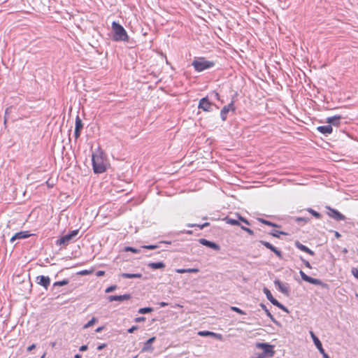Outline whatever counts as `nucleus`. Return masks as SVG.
Masks as SVG:
<instances>
[{"instance_id": "39448f33", "label": "nucleus", "mask_w": 358, "mask_h": 358, "mask_svg": "<svg viewBox=\"0 0 358 358\" xmlns=\"http://www.w3.org/2000/svg\"><path fill=\"white\" fill-rule=\"evenodd\" d=\"M264 293L265 294L268 300L274 306L284 310L285 312H288V310L286 307H285L282 303H280L278 301H277L272 295L270 290L266 287L263 289Z\"/></svg>"}, {"instance_id": "473e14b6", "label": "nucleus", "mask_w": 358, "mask_h": 358, "mask_svg": "<svg viewBox=\"0 0 358 358\" xmlns=\"http://www.w3.org/2000/svg\"><path fill=\"white\" fill-rule=\"evenodd\" d=\"M68 283H69V280L67 279H64L62 281H57V282H54L53 286L54 287L64 286V285H67Z\"/></svg>"}, {"instance_id": "f704fd0d", "label": "nucleus", "mask_w": 358, "mask_h": 358, "mask_svg": "<svg viewBox=\"0 0 358 358\" xmlns=\"http://www.w3.org/2000/svg\"><path fill=\"white\" fill-rule=\"evenodd\" d=\"M280 234L285 235L287 234L285 232H284V231H277V230H275V231H273V232L271 233V236H273L274 237H276V238H280Z\"/></svg>"}, {"instance_id": "2f4dec72", "label": "nucleus", "mask_w": 358, "mask_h": 358, "mask_svg": "<svg viewBox=\"0 0 358 358\" xmlns=\"http://www.w3.org/2000/svg\"><path fill=\"white\" fill-rule=\"evenodd\" d=\"M152 311V308L146 307V308H140L138 312L140 314H146V313H149Z\"/></svg>"}, {"instance_id": "37998d69", "label": "nucleus", "mask_w": 358, "mask_h": 358, "mask_svg": "<svg viewBox=\"0 0 358 358\" xmlns=\"http://www.w3.org/2000/svg\"><path fill=\"white\" fill-rule=\"evenodd\" d=\"M241 228L243 231H245L248 232V233L249 234H250V235H253V234H254L253 231H252V229H250L248 228V227H244V226H241Z\"/></svg>"}, {"instance_id": "f03ea898", "label": "nucleus", "mask_w": 358, "mask_h": 358, "mask_svg": "<svg viewBox=\"0 0 358 358\" xmlns=\"http://www.w3.org/2000/svg\"><path fill=\"white\" fill-rule=\"evenodd\" d=\"M92 162L93 170L95 173H101L106 171V162L101 153L93 154Z\"/></svg>"}, {"instance_id": "a18cd8bd", "label": "nucleus", "mask_w": 358, "mask_h": 358, "mask_svg": "<svg viewBox=\"0 0 358 358\" xmlns=\"http://www.w3.org/2000/svg\"><path fill=\"white\" fill-rule=\"evenodd\" d=\"M301 260L303 262V263L304 264V265L308 268H311V266H310V264L309 263V262H308L307 260L304 259L302 257H300Z\"/></svg>"}, {"instance_id": "69168bd1", "label": "nucleus", "mask_w": 358, "mask_h": 358, "mask_svg": "<svg viewBox=\"0 0 358 358\" xmlns=\"http://www.w3.org/2000/svg\"><path fill=\"white\" fill-rule=\"evenodd\" d=\"M330 358V357H329Z\"/></svg>"}, {"instance_id": "c03bdc74", "label": "nucleus", "mask_w": 358, "mask_h": 358, "mask_svg": "<svg viewBox=\"0 0 358 358\" xmlns=\"http://www.w3.org/2000/svg\"><path fill=\"white\" fill-rule=\"evenodd\" d=\"M210 96L214 99H216V100H220V95L217 92H213L211 94H210Z\"/></svg>"}, {"instance_id": "79ce46f5", "label": "nucleus", "mask_w": 358, "mask_h": 358, "mask_svg": "<svg viewBox=\"0 0 358 358\" xmlns=\"http://www.w3.org/2000/svg\"><path fill=\"white\" fill-rule=\"evenodd\" d=\"M351 273L352 275L358 280V269L357 268H352L351 269Z\"/></svg>"}, {"instance_id": "4be33fe9", "label": "nucleus", "mask_w": 358, "mask_h": 358, "mask_svg": "<svg viewBox=\"0 0 358 358\" xmlns=\"http://www.w3.org/2000/svg\"><path fill=\"white\" fill-rule=\"evenodd\" d=\"M148 266L152 269L164 268L165 267V264L162 262L149 263Z\"/></svg>"}, {"instance_id": "a211bd4d", "label": "nucleus", "mask_w": 358, "mask_h": 358, "mask_svg": "<svg viewBox=\"0 0 358 358\" xmlns=\"http://www.w3.org/2000/svg\"><path fill=\"white\" fill-rule=\"evenodd\" d=\"M317 130L324 135H328L332 133L333 128L331 125L328 124L324 126H319L317 127Z\"/></svg>"}, {"instance_id": "6e6d98bb", "label": "nucleus", "mask_w": 358, "mask_h": 358, "mask_svg": "<svg viewBox=\"0 0 358 358\" xmlns=\"http://www.w3.org/2000/svg\"><path fill=\"white\" fill-rule=\"evenodd\" d=\"M106 346V345L105 343H103V344H101V345H99V346L97 347V350H102V349H103Z\"/></svg>"}, {"instance_id": "f8f14e48", "label": "nucleus", "mask_w": 358, "mask_h": 358, "mask_svg": "<svg viewBox=\"0 0 358 358\" xmlns=\"http://www.w3.org/2000/svg\"><path fill=\"white\" fill-rule=\"evenodd\" d=\"M107 299L110 302L114 301H123L131 299V295L129 294H125L123 295H110L108 296Z\"/></svg>"}, {"instance_id": "5701e85b", "label": "nucleus", "mask_w": 358, "mask_h": 358, "mask_svg": "<svg viewBox=\"0 0 358 358\" xmlns=\"http://www.w3.org/2000/svg\"><path fill=\"white\" fill-rule=\"evenodd\" d=\"M121 276L124 278H141V273H122Z\"/></svg>"}, {"instance_id": "c756f323", "label": "nucleus", "mask_w": 358, "mask_h": 358, "mask_svg": "<svg viewBox=\"0 0 358 358\" xmlns=\"http://www.w3.org/2000/svg\"><path fill=\"white\" fill-rule=\"evenodd\" d=\"M258 220L259 222H261L262 223L266 224V225H268V226H271V227H278V225L275 224V223H273L268 220H264L262 218H259L258 219Z\"/></svg>"}, {"instance_id": "7c9ffc66", "label": "nucleus", "mask_w": 358, "mask_h": 358, "mask_svg": "<svg viewBox=\"0 0 358 358\" xmlns=\"http://www.w3.org/2000/svg\"><path fill=\"white\" fill-rule=\"evenodd\" d=\"M209 225V223L208 222H206L203 224H187V227H199L200 229H203V228L208 227Z\"/></svg>"}, {"instance_id": "f3484780", "label": "nucleus", "mask_w": 358, "mask_h": 358, "mask_svg": "<svg viewBox=\"0 0 358 358\" xmlns=\"http://www.w3.org/2000/svg\"><path fill=\"white\" fill-rule=\"evenodd\" d=\"M295 246L299 249L300 250L303 251V252H305L308 254H309L310 255H312L313 256L315 255V252L311 250L310 249H309L307 246L303 245L302 243H301L299 241H296L295 243H294Z\"/></svg>"}, {"instance_id": "dca6fc26", "label": "nucleus", "mask_w": 358, "mask_h": 358, "mask_svg": "<svg viewBox=\"0 0 358 358\" xmlns=\"http://www.w3.org/2000/svg\"><path fill=\"white\" fill-rule=\"evenodd\" d=\"M341 117L340 115H335L332 117H329L327 118V122L329 124V125L332 126H339L341 123Z\"/></svg>"}, {"instance_id": "603ef678", "label": "nucleus", "mask_w": 358, "mask_h": 358, "mask_svg": "<svg viewBox=\"0 0 358 358\" xmlns=\"http://www.w3.org/2000/svg\"><path fill=\"white\" fill-rule=\"evenodd\" d=\"M136 329H138V326H132L130 329H128V332L131 334Z\"/></svg>"}, {"instance_id": "1a4fd4ad", "label": "nucleus", "mask_w": 358, "mask_h": 358, "mask_svg": "<svg viewBox=\"0 0 358 358\" xmlns=\"http://www.w3.org/2000/svg\"><path fill=\"white\" fill-rule=\"evenodd\" d=\"M234 102L231 101L229 104L224 106L220 111V117L222 120L224 121L227 119V113L229 110H234Z\"/></svg>"}, {"instance_id": "13d9d810", "label": "nucleus", "mask_w": 358, "mask_h": 358, "mask_svg": "<svg viewBox=\"0 0 358 358\" xmlns=\"http://www.w3.org/2000/svg\"><path fill=\"white\" fill-rule=\"evenodd\" d=\"M35 348H36V345L35 344H32L31 345H30V346H29L27 348V351H31L33 349H34Z\"/></svg>"}, {"instance_id": "7ed1b4c3", "label": "nucleus", "mask_w": 358, "mask_h": 358, "mask_svg": "<svg viewBox=\"0 0 358 358\" xmlns=\"http://www.w3.org/2000/svg\"><path fill=\"white\" fill-rule=\"evenodd\" d=\"M192 64L196 71L201 72L213 67L215 63L212 61L206 59L204 57H198L192 62Z\"/></svg>"}, {"instance_id": "412c9836", "label": "nucleus", "mask_w": 358, "mask_h": 358, "mask_svg": "<svg viewBox=\"0 0 358 358\" xmlns=\"http://www.w3.org/2000/svg\"><path fill=\"white\" fill-rule=\"evenodd\" d=\"M310 334L313 341L314 344L315 345L316 348H317V350L322 348V343L320 342L319 338L315 335L313 331H310Z\"/></svg>"}, {"instance_id": "8fccbe9b", "label": "nucleus", "mask_w": 358, "mask_h": 358, "mask_svg": "<svg viewBox=\"0 0 358 358\" xmlns=\"http://www.w3.org/2000/svg\"><path fill=\"white\" fill-rule=\"evenodd\" d=\"M299 273L302 280L306 281L308 275H307L303 271H300Z\"/></svg>"}, {"instance_id": "5fc2aeb1", "label": "nucleus", "mask_w": 358, "mask_h": 358, "mask_svg": "<svg viewBox=\"0 0 358 358\" xmlns=\"http://www.w3.org/2000/svg\"><path fill=\"white\" fill-rule=\"evenodd\" d=\"M105 274V272L103 271H98L96 272V276L98 277H101V276H103V275Z\"/></svg>"}, {"instance_id": "680f3d73", "label": "nucleus", "mask_w": 358, "mask_h": 358, "mask_svg": "<svg viewBox=\"0 0 358 358\" xmlns=\"http://www.w3.org/2000/svg\"><path fill=\"white\" fill-rule=\"evenodd\" d=\"M9 110H10V108H6V111H5V113H6V115H8L9 113Z\"/></svg>"}, {"instance_id": "4d7b16f0", "label": "nucleus", "mask_w": 358, "mask_h": 358, "mask_svg": "<svg viewBox=\"0 0 358 358\" xmlns=\"http://www.w3.org/2000/svg\"><path fill=\"white\" fill-rule=\"evenodd\" d=\"M74 134H75L76 138H78L80 136V131H76V129H75Z\"/></svg>"}, {"instance_id": "b1692460", "label": "nucleus", "mask_w": 358, "mask_h": 358, "mask_svg": "<svg viewBox=\"0 0 358 358\" xmlns=\"http://www.w3.org/2000/svg\"><path fill=\"white\" fill-rule=\"evenodd\" d=\"M178 273H198L199 270L198 268H178L176 270Z\"/></svg>"}, {"instance_id": "052dcab7", "label": "nucleus", "mask_w": 358, "mask_h": 358, "mask_svg": "<svg viewBox=\"0 0 358 358\" xmlns=\"http://www.w3.org/2000/svg\"><path fill=\"white\" fill-rule=\"evenodd\" d=\"M74 358H82V356L79 354H76L75 356H74Z\"/></svg>"}, {"instance_id": "ea45409f", "label": "nucleus", "mask_w": 358, "mask_h": 358, "mask_svg": "<svg viewBox=\"0 0 358 358\" xmlns=\"http://www.w3.org/2000/svg\"><path fill=\"white\" fill-rule=\"evenodd\" d=\"M143 248L149 249V250H154L158 248L157 245H143Z\"/></svg>"}, {"instance_id": "a19ab883", "label": "nucleus", "mask_w": 358, "mask_h": 358, "mask_svg": "<svg viewBox=\"0 0 358 358\" xmlns=\"http://www.w3.org/2000/svg\"><path fill=\"white\" fill-rule=\"evenodd\" d=\"M117 288V286L116 285H111L108 287H107L105 290V292L106 293H109V292H113L114 290H115Z\"/></svg>"}, {"instance_id": "bb28decb", "label": "nucleus", "mask_w": 358, "mask_h": 358, "mask_svg": "<svg viewBox=\"0 0 358 358\" xmlns=\"http://www.w3.org/2000/svg\"><path fill=\"white\" fill-rule=\"evenodd\" d=\"M306 282H308L310 284L315 285H322L323 282L317 278H313L312 277L308 276Z\"/></svg>"}, {"instance_id": "0eeeda50", "label": "nucleus", "mask_w": 358, "mask_h": 358, "mask_svg": "<svg viewBox=\"0 0 358 358\" xmlns=\"http://www.w3.org/2000/svg\"><path fill=\"white\" fill-rule=\"evenodd\" d=\"M213 104L209 101L208 97H204L200 99L198 108L203 111L210 112L213 110Z\"/></svg>"}, {"instance_id": "bf43d9fd", "label": "nucleus", "mask_w": 358, "mask_h": 358, "mask_svg": "<svg viewBox=\"0 0 358 358\" xmlns=\"http://www.w3.org/2000/svg\"><path fill=\"white\" fill-rule=\"evenodd\" d=\"M159 305H160L161 307H164V306H167L168 304L166 303H165V302H161L159 303Z\"/></svg>"}, {"instance_id": "6e6552de", "label": "nucleus", "mask_w": 358, "mask_h": 358, "mask_svg": "<svg viewBox=\"0 0 358 358\" xmlns=\"http://www.w3.org/2000/svg\"><path fill=\"white\" fill-rule=\"evenodd\" d=\"M274 284L278 289V290L282 292L285 296H289L290 294V288L287 283H284L280 281L279 280H275Z\"/></svg>"}, {"instance_id": "4468645a", "label": "nucleus", "mask_w": 358, "mask_h": 358, "mask_svg": "<svg viewBox=\"0 0 358 358\" xmlns=\"http://www.w3.org/2000/svg\"><path fill=\"white\" fill-rule=\"evenodd\" d=\"M37 282L46 289L50 284V279L48 276L39 275L37 277Z\"/></svg>"}, {"instance_id": "f257e3e1", "label": "nucleus", "mask_w": 358, "mask_h": 358, "mask_svg": "<svg viewBox=\"0 0 358 358\" xmlns=\"http://www.w3.org/2000/svg\"><path fill=\"white\" fill-rule=\"evenodd\" d=\"M112 29L114 32L113 39L115 41H129V36L124 28L116 22H113Z\"/></svg>"}, {"instance_id": "c85d7f7f", "label": "nucleus", "mask_w": 358, "mask_h": 358, "mask_svg": "<svg viewBox=\"0 0 358 358\" xmlns=\"http://www.w3.org/2000/svg\"><path fill=\"white\" fill-rule=\"evenodd\" d=\"M83 122H82V120L80 118V117L78 115H77L76 118V127H75V129H76V131H81V129H83Z\"/></svg>"}, {"instance_id": "72a5a7b5", "label": "nucleus", "mask_w": 358, "mask_h": 358, "mask_svg": "<svg viewBox=\"0 0 358 358\" xmlns=\"http://www.w3.org/2000/svg\"><path fill=\"white\" fill-rule=\"evenodd\" d=\"M97 321L96 318L95 317H92L87 324H85L84 325V329H87L90 327H92V325L94 324V323Z\"/></svg>"}, {"instance_id": "9b49d317", "label": "nucleus", "mask_w": 358, "mask_h": 358, "mask_svg": "<svg viewBox=\"0 0 358 358\" xmlns=\"http://www.w3.org/2000/svg\"><path fill=\"white\" fill-rule=\"evenodd\" d=\"M259 243L264 245L266 248L273 252L279 258H282V252L278 250L275 247L272 245L270 243L265 241H259Z\"/></svg>"}, {"instance_id": "cd10ccee", "label": "nucleus", "mask_w": 358, "mask_h": 358, "mask_svg": "<svg viewBox=\"0 0 358 358\" xmlns=\"http://www.w3.org/2000/svg\"><path fill=\"white\" fill-rule=\"evenodd\" d=\"M261 308L265 311L266 315L271 319V321H273L274 323H277L276 320L274 318V317L271 315L270 311L268 310L266 306L264 303H260Z\"/></svg>"}, {"instance_id": "3c124183", "label": "nucleus", "mask_w": 358, "mask_h": 358, "mask_svg": "<svg viewBox=\"0 0 358 358\" xmlns=\"http://www.w3.org/2000/svg\"><path fill=\"white\" fill-rule=\"evenodd\" d=\"M145 320V317H136L134 321L136 322H144Z\"/></svg>"}, {"instance_id": "0e129e2a", "label": "nucleus", "mask_w": 358, "mask_h": 358, "mask_svg": "<svg viewBox=\"0 0 358 358\" xmlns=\"http://www.w3.org/2000/svg\"><path fill=\"white\" fill-rule=\"evenodd\" d=\"M101 329H102V327H99V328L96 329V332H99V331H101Z\"/></svg>"}, {"instance_id": "6ab92c4d", "label": "nucleus", "mask_w": 358, "mask_h": 358, "mask_svg": "<svg viewBox=\"0 0 358 358\" xmlns=\"http://www.w3.org/2000/svg\"><path fill=\"white\" fill-rule=\"evenodd\" d=\"M31 236V234L29 233V231H20L18 233H16L11 238L10 242H14L16 239H22V238H26Z\"/></svg>"}, {"instance_id": "e2e57ef3", "label": "nucleus", "mask_w": 358, "mask_h": 358, "mask_svg": "<svg viewBox=\"0 0 358 358\" xmlns=\"http://www.w3.org/2000/svg\"><path fill=\"white\" fill-rule=\"evenodd\" d=\"M335 236H336V237H337V238L340 237V234H339V233H338V232H337V231H336V233H335Z\"/></svg>"}, {"instance_id": "58836bf2", "label": "nucleus", "mask_w": 358, "mask_h": 358, "mask_svg": "<svg viewBox=\"0 0 358 358\" xmlns=\"http://www.w3.org/2000/svg\"><path fill=\"white\" fill-rule=\"evenodd\" d=\"M236 217H238L239 222L241 221L242 222L245 223V224L250 225V222L245 218L243 217L242 216H241L238 214L236 215Z\"/></svg>"}, {"instance_id": "aec40b11", "label": "nucleus", "mask_w": 358, "mask_h": 358, "mask_svg": "<svg viewBox=\"0 0 358 358\" xmlns=\"http://www.w3.org/2000/svg\"><path fill=\"white\" fill-rule=\"evenodd\" d=\"M155 341V337H152L149 338L146 343H145L143 348L142 352H148V351H152L153 348L152 347V343Z\"/></svg>"}, {"instance_id": "de8ad7c7", "label": "nucleus", "mask_w": 358, "mask_h": 358, "mask_svg": "<svg viewBox=\"0 0 358 358\" xmlns=\"http://www.w3.org/2000/svg\"><path fill=\"white\" fill-rule=\"evenodd\" d=\"M320 351V352L322 355L323 357L324 358H329V356L325 352L324 350L323 349V348H320L318 350Z\"/></svg>"}, {"instance_id": "393cba45", "label": "nucleus", "mask_w": 358, "mask_h": 358, "mask_svg": "<svg viewBox=\"0 0 358 358\" xmlns=\"http://www.w3.org/2000/svg\"><path fill=\"white\" fill-rule=\"evenodd\" d=\"M224 220H225L226 223L231 224V225H234V226H240L241 225L238 218L234 219V218L227 217L224 219Z\"/></svg>"}, {"instance_id": "ddd939ff", "label": "nucleus", "mask_w": 358, "mask_h": 358, "mask_svg": "<svg viewBox=\"0 0 358 358\" xmlns=\"http://www.w3.org/2000/svg\"><path fill=\"white\" fill-rule=\"evenodd\" d=\"M198 335L201 336H211L220 341H222L223 338L222 334L209 331H200L198 332Z\"/></svg>"}, {"instance_id": "a878e982", "label": "nucleus", "mask_w": 358, "mask_h": 358, "mask_svg": "<svg viewBox=\"0 0 358 358\" xmlns=\"http://www.w3.org/2000/svg\"><path fill=\"white\" fill-rule=\"evenodd\" d=\"M306 282H308L310 284L315 285H322L323 282L317 278H313L312 277L308 276Z\"/></svg>"}, {"instance_id": "9d476101", "label": "nucleus", "mask_w": 358, "mask_h": 358, "mask_svg": "<svg viewBox=\"0 0 358 358\" xmlns=\"http://www.w3.org/2000/svg\"><path fill=\"white\" fill-rule=\"evenodd\" d=\"M329 212L328 213V215L329 217L334 218V220L337 221L340 220H345V217L341 214L339 211L337 210L329 208Z\"/></svg>"}, {"instance_id": "4c0bfd02", "label": "nucleus", "mask_w": 358, "mask_h": 358, "mask_svg": "<svg viewBox=\"0 0 358 358\" xmlns=\"http://www.w3.org/2000/svg\"><path fill=\"white\" fill-rule=\"evenodd\" d=\"M308 211L309 213H311V214H312L315 217H316V218H318V219H319V218H320V217H321V215H320L319 213L316 212L315 210H313V209H312V208H308Z\"/></svg>"}, {"instance_id": "49530a36", "label": "nucleus", "mask_w": 358, "mask_h": 358, "mask_svg": "<svg viewBox=\"0 0 358 358\" xmlns=\"http://www.w3.org/2000/svg\"><path fill=\"white\" fill-rule=\"evenodd\" d=\"M92 273V271H89V270H83V271H80L78 274L81 275H89Z\"/></svg>"}, {"instance_id": "c9c22d12", "label": "nucleus", "mask_w": 358, "mask_h": 358, "mask_svg": "<svg viewBox=\"0 0 358 358\" xmlns=\"http://www.w3.org/2000/svg\"><path fill=\"white\" fill-rule=\"evenodd\" d=\"M124 251H126V252H131L133 253H138V252H140L141 250H138V249L132 248V247H126L124 248Z\"/></svg>"}, {"instance_id": "423d86ee", "label": "nucleus", "mask_w": 358, "mask_h": 358, "mask_svg": "<svg viewBox=\"0 0 358 358\" xmlns=\"http://www.w3.org/2000/svg\"><path fill=\"white\" fill-rule=\"evenodd\" d=\"M256 347L263 350L262 355H264L265 357L266 355H268V357H273L274 355L273 346L271 345L265 343H257L256 344Z\"/></svg>"}, {"instance_id": "864d4df0", "label": "nucleus", "mask_w": 358, "mask_h": 358, "mask_svg": "<svg viewBox=\"0 0 358 358\" xmlns=\"http://www.w3.org/2000/svg\"><path fill=\"white\" fill-rule=\"evenodd\" d=\"M87 348H88L87 345H83L80 347L79 350L81 351V352H83V351L87 350Z\"/></svg>"}, {"instance_id": "09e8293b", "label": "nucleus", "mask_w": 358, "mask_h": 358, "mask_svg": "<svg viewBox=\"0 0 358 358\" xmlns=\"http://www.w3.org/2000/svg\"><path fill=\"white\" fill-rule=\"evenodd\" d=\"M299 273L302 280L306 281L308 275H307L303 271H300Z\"/></svg>"}, {"instance_id": "e433bc0d", "label": "nucleus", "mask_w": 358, "mask_h": 358, "mask_svg": "<svg viewBox=\"0 0 358 358\" xmlns=\"http://www.w3.org/2000/svg\"><path fill=\"white\" fill-rule=\"evenodd\" d=\"M230 308H231V310H233V311H234V312H236V313H238L240 315H245V313L243 310H242L241 309H240L238 307L231 306Z\"/></svg>"}, {"instance_id": "20e7f679", "label": "nucleus", "mask_w": 358, "mask_h": 358, "mask_svg": "<svg viewBox=\"0 0 358 358\" xmlns=\"http://www.w3.org/2000/svg\"><path fill=\"white\" fill-rule=\"evenodd\" d=\"M79 233L78 229L73 230L69 234L62 236L60 238L57 240L56 244L57 245H67L71 241H72Z\"/></svg>"}, {"instance_id": "2eb2a0df", "label": "nucleus", "mask_w": 358, "mask_h": 358, "mask_svg": "<svg viewBox=\"0 0 358 358\" xmlns=\"http://www.w3.org/2000/svg\"><path fill=\"white\" fill-rule=\"evenodd\" d=\"M199 242L201 245H205L206 247H208L210 248H212L213 250H220V246L217 244H216L214 242L210 241H208L207 239L201 238V239L199 240Z\"/></svg>"}]
</instances>
